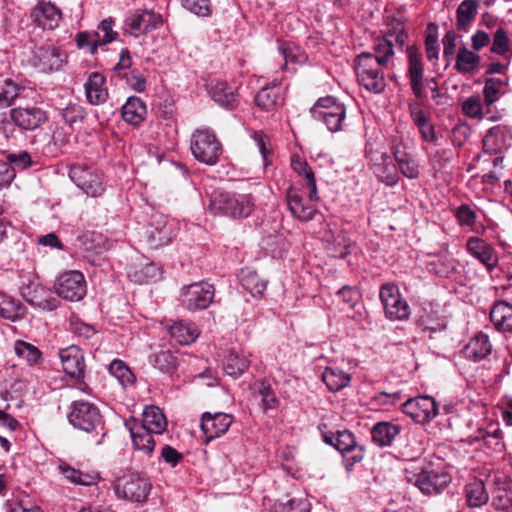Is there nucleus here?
I'll return each instance as SVG.
<instances>
[{
    "label": "nucleus",
    "mask_w": 512,
    "mask_h": 512,
    "mask_svg": "<svg viewBox=\"0 0 512 512\" xmlns=\"http://www.w3.org/2000/svg\"><path fill=\"white\" fill-rule=\"evenodd\" d=\"M481 57L467 47L458 49L455 69L462 74H474L480 65Z\"/></svg>",
    "instance_id": "obj_33"
},
{
    "label": "nucleus",
    "mask_w": 512,
    "mask_h": 512,
    "mask_svg": "<svg viewBox=\"0 0 512 512\" xmlns=\"http://www.w3.org/2000/svg\"><path fill=\"white\" fill-rule=\"evenodd\" d=\"M22 90L23 87L11 79H0V109L10 107Z\"/></svg>",
    "instance_id": "obj_41"
},
{
    "label": "nucleus",
    "mask_w": 512,
    "mask_h": 512,
    "mask_svg": "<svg viewBox=\"0 0 512 512\" xmlns=\"http://www.w3.org/2000/svg\"><path fill=\"white\" fill-rule=\"evenodd\" d=\"M373 50L374 53L364 52L357 56L355 71L363 87L370 92L380 93L386 86L384 69L394 56V50L391 41L387 39H378Z\"/></svg>",
    "instance_id": "obj_1"
},
{
    "label": "nucleus",
    "mask_w": 512,
    "mask_h": 512,
    "mask_svg": "<svg viewBox=\"0 0 512 512\" xmlns=\"http://www.w3.org/2000/svg\"><path fill=\"white\" fill-rule=\"evenodd\" d=\"M153 364L160 371L171 373L177 367V359L169 350H160L154 355Z\"/></svg>",
    "instance_id": "obj_51"
},
{
    "label": "nucleus",
    "mask_w": 512,
    "mask_h": 512,
    "mask_svg": "<svg viewBox=\"0 0 512 512\" xmlns=\"http://www.w3.org/2000/svg\"><path fill=\"white\" fill-rule=\"evenodd\" d=\"M466 250L488 270L494 269L498 264L496 251L489 243L481 238L470 237L466 243Z\"/></svg>",
    "instance_id": "obj_23"
},
{
    "label": "nucleus",
    "mask_w": 512,
    "mask_h": 512,
    "mask_svg": "<svg viewBox=\"0 0 512 512\" xmlns=\"http://www.w3.org/2000/svg\"><path fill=\"white\" fill-rule=\"evenodd\" d=\"M69 176L81 190L91 197H98L105 190L101 176L89 168L75 165L70 169Z\"/></svg>",
    "instance_id": "obj_15"
},
{
    "label": "nucleus",
    "mask_w": 512,
    "mask_h": 512,
    "mask_svg": "<svg viewBox=\"0 0 512 512\" xmlns=\"http://www.w3.org/2000/svg\"><path fill=\"white\" fill-rule=\"evenodd\" d=\"M467 504L469 507L478 508L485 505L489 496L486 491L485 485L481 480H474L466 485L465 488Z\"/></svg>",
    "instance_id": "obj_35"
},
{
    "label": "nucleus",
    "mask_w": 512,
    "mask_h": 512,
    "mask_svg": "<svg viewBox=\"0 0 512 512\" xmlns=\"http://www.w3.org/2000/svg\"><path fill=\"white\" fill-rule=\"evenodd\" d=\"M291 165L293 170L298 173L300 176H303L307 181L308 188H311V199L315 197V187L316 182L314 178V173L308 164L302 161L299 157H292Z\"/></svg>",
    "instance_id": "obj_50"
},
{
    "label": "nucleus",
    "mask_w": 512,
    "mask_h": 512,
    "mask_svg": "<svg viewBox=\"0 0 512 512\" xmlns=\"http://www.w3.org/2000/svg\"><path fill=\"white\" fill-rule=\"evenodd\" d=\"M140 426L152 431L155 434H161L166 430L167 420L157 406H146L142 414V424Z\"/></svg>",
    "instance_id": "obj_29"
},
{
    "label": "nucleus",
    "mask_w": 512,
    "mask_h": 512,
    "mask_svg": "<svg viewBox=\"0 0 512 512\" xmlns=\"http://www.w3.org/2000/svg\"><path fill=\"white\" fill-rule=\"evenodd\" d=\"M451 477L446 472L422 471L415 485L426 494L438 493L449 485Z\"/></svg>",
    "instance_id": "obj_25"
},
{
    "label": "nucleus",
    "mask_w": 512,
    "mask_h": 512,
    "mask_svg": "<svg viewBox=\"0 0 512 512\" xmlns=\"http://www.w3.org/2000/svg\"><path fill=\"white\" fill-rule=\"evenodd\" d=\"M161 459L172 467H175L183 459V455L175 448L165 445L160 454Z\"/></svg>",
    "instance_id": "obj_64"
},
{
    "label": "nucleus",
    "mask_w": 512,
    "mask_h": 512,
    "mask_svg": "<svg viewBox=\"0 0 512 512\" xmlns=\"http://www.w3.org/2000/svg\"><path fill=\"white\" fill-rule=\"evenodd\" d=\"M512 145V131L506 126H495L488 130L483 139V148L489 154H498Z\"/></svg>",
    "instance_id": "obj_21"
},
{
    "label": "nucleus",
    "mask_w": 512,
    "mask_h": 512,
    "mask_svg": "<svg viewBox=\"0 0 512 512\" xmlns=\"http://www.w3.org/2000/svg\"><path fill=\"white\" fill-rule=\"evenodd\" d=\"M456 218L461 226H468L475 233L485 231L483 225L475 227L476 213L468 205H461L456 211Z\"/></svg>",
    "instance_id": "obj_49"
},
{
    "label": "nucleus",
    "mask_w": 512,
    "mask_h": 512,
    "mask_svg": "<svg viewBox=\"0 0 512 512\" xmlns=\"http://www.w3.org/2000/svg\"><path fill=\"white\" fill-rule=\"evenodd\" d=\"M277 512H310V503L305 498H294L281 505Z\"/></svg>",
    "instance_id": "obj_59"
},
{
    "label": "nucleus",
    "mask_w": 512,
    "mask_h": 512,
    "mask_svg": "<svg viewBox=\"0 0 512 512\" xmlns=\"http://www.w3.org/2000/svg\"><path fill=\"white\" fill-rule=\"evenodd\" d=\"M32 22L43 30H54L59 26L62 13L51 2L39 1L31 10Z\"/></svg>",
    "instance_id": "obj_18"
},
{
    "label": "nucleus",
    "mask_w": 512,
    "mask_h": 512,
    "mask_svg": "<svg viewBox=\"0 0 512 512\" xmlns=\"http://www.w3.org/2000/svg\"><path fill=\"white\" fill-rule=\"evenodd\" d=\"M379 297L388 319L395 321L409 318L410 306L402 297L397 285L392 283L382 285Z\"/></svg>",
    "instance_id": "obj_8"
},
{
    "label": "nucleus",
    "mask_w": 512,
    "mask_h": 512,
    "mask_svg": "<svg viewBox=\"0 0 512 512\" xmlns=\"http://www.w3.org/2000/svg\"><path fill=\"white\" fill-rule=\"evenodd\" d=\"M98 30H99V33H98L99 44L110 43L117 36V33L113 31V22L111 19L103 20L101 22V24L99 25Z\"/></svg>",
    "instance_id": "obj_60"
},
{
    "label": "nucleus",
    "mask_w": 512,
    "mask_h": 512,
    "mask_svg": "<svg viewBox=\"0 0 512 512\" xmlns=\"http://www.w3.org/2000/svg\"><path fill=\"white\" fill-rule=\"evenodd\" d=\"M402 409L417 423L430 422L439 413V406L431 396L410 398L402 405Z\"/></svg>",
    "instance_id": "obj_13"
},
{
    "label": "nucleus",
    "mask_w": 512,
    "mask_h": 512,
    "mask_svg": "<svg viewBox=\"0 0 512 512\" xmlns=\"http://www.w3.org/2000/svg\"><path fill=\"white\" fill-rule=\"evenodd\" d=\"M14 351L18 357L26 360L31 366L37 365L42 361L41 351L36 346L23 340L15 341Z\"/></svg>",
    "instance_id": "obj_44"
},
{
    "label": "nucleus",
    "mask_w": 512,
    "mask_h": 512,
    "mask_svg": "<svg viewBox=\"0 0 512 512\" xmlns=\"http://www.w3.org/2000/svg\"><path fill=\"white\" fill-rule=\"evenodd\" d=\"M66 56L55 46H41L35 49L33 65L42 72H52L61 69Z\"/></svg>",
    "instance_id": "obj_19"
},
{
    "label": "nucleus",
    "mask_w": 512,
    "mask_h": 512,
    "mask_svg": "<svg viewBox=\"0 0 512 512\" xmlns=\"http://www.w3.org/2000/svg\"><path fill=\"white\" fill-rule=\"evenodd\" d=\"M146 114V106L138 97H129L126 103L122 106V118L129 124H140L145 119Z\"/></svg>",
    "instance_id": "obj_31"
},
{
    "label": "nucleus",
    "mask_w": 512,
    "mask_h": 512,
    "mask_svg": "<svg viewBox=\"0 0 512 512\" xmlns=\"http://www.w3.org/2000/svg\"><path fill=\"white\" fill-rule=\"evenodd\" d=\"M249 365L250 361L245 356L230 352L226 356L223 369L229 376L238 377L248 369Z\"/></svg>",
    "instance_id": "obj_42"
},
{
    "label": "nucleus",
    "mask_w": 512,
    "mask_h": 512,
    "mask_svg": "<svg viewBox=\"0 0 512 512\" xmlns=\"http://www.w3.org/2000/svg\"><path fill=\"white\" fill-rule=\"evenodd\" d=\"M152 485L149 479L139 474H129L119 478L115 492L119 498L141 503L147 500Z\"/></svg>",
    "instance_id": "obj_7"
},
{
    "label": "nucleus",
    "mask_w": 512,
    "mask_h": 512,
    "mask_svg": "<svg viewBox=\"0 0 512 512\" xmlns=\"http://www.w3.org/2000/svg\"><path fill=\"white\" fill-rule=\"evenodd\" d=\"M109 372L124 387L133 384L135 381L134 374L121 360H113L109 365Z\"/></svg>",
    "instance_id": "obj_47"
},
{
    "label": "nucleus",
    "mask_w": 512,
    "mask_h": 512,
    "mask_svg": "<svg viewBox=\"0 0 512 512\" xmlns=\"http://www.w3.org/2000/svg\"><path fill=\"white\" fill-rule=\"evenodd\" d=\"M462 110L470 118L481 119L483 116L481 97L479 95H472L467 98L463 102Z\"/></svg>",
    "instance_id": "obj_56"
},
{
    "label": "nucleus",
    "mask_w": 512,
    "mask_h": 512,
    "mask_svg": "<svg viewBox=\"0 0 512 512\" xmlns=\"http://www.w3.org/2000/svg\"><path fill=\"white\" fill-rule=\"evenodd\" d=\"M126 426L130 431L134 449L145 455H150L155 448V441L152 436L153 432L140 426V424H137L135 421L126 423Z\"/></svg>",
    "instance_id": "obj_28"
},
{
    "label": "nucleus",
    "mask_w": 512,
    "mask_h": 512,
    "mask_svg": "<svg viewBox=\"0 0 512 512\" xmlns=\"http://www.w3.org/2000/svg\"><path fill=\"white\" fill-rule=\"evenodd\" d=\"M20 285V293L23 299L30 305L42 310H54L58 307V300L52 296L50 289L43 286L37 276L33 274L23 275Z\"/></svg>",
    "instance_id": "obj_4"
},
{
    "label": "nucleus",
    "mask_w": 512,
    "mask_h": 512,
    "mask_svg": "<svg viewBox=\"0 0 512 512\" xmlns=\"http://www.w3.org/2000/svg\"><path fill=\"white\" fill-rule=\"evenodd\" d=\"M254 199L250 194H237L214 191L208 205L214 215H225L231 218L248 217L254 210Z\"/></svg>",
    "instance_id": "obj_2"
},
{
    "label": "nucleus",
    "mask_w": 512,
    "mask_h": 512,
    "mask_svg": "<svg viewBox=\"0 0 512 512\" xmlns=\"http://www.w3.org/2000/svg\"><path fill=\"white\" fill-rule=\"evenodd\" d=\"M408 77L410 80L411 89L417 98H422L424 95L423 87V73L424 64L422 61L420 51L414 46L408 47Z\"/></svg>",
    "instance_id": "obj_20"
},
{
    "label": "nucleus",
    "mask_w": 512,
    "mask_h": 512,
    "mask_svg": "<svg viewBox=\"0 0 512 512\" xmlns=\"http://www.w3.org/2000/svg\"><path fill=\"white\" fill-rule=\"evenodd\" d=\"M324 440L343 454L348 465L352 466L364 458L363 448L356 444L354 435L347 430L339 431L335 436H325Z\"/></svg>",
    "instance_id": "obj_14"
},
{
    "label": "nucleus",
    "mask_w": 512,
    "mask_h": 512,
    "mask_svg": "<svg viewBox=\"0 0 512 512\" xmlns=\"http://www.w3.org/2000/svg\"><path fill=\"white\" fill-rule=\"evenodd\" d=\"M190 149L196 160L210 166L215 165L222 154L221 143L215 134L207 129L196 130L193 133Z\"/></svg>",
    "instance_id": "obj_3"
},
{
    "label": "nucleus",
    "mask_w": 512,
    "mask_h": 512,
    "mask_svg": "<svg viewBox=\"0 0 512 512\" xmlns=\"http://www.w3.org/2000/svg\"><path fill=\"white\" fill-rule=\"evenodd\" d=\"M490 319L497 330L512 332V305L506 302L495 304L490 312Z\"/></svg>",
    "instance_id": "obj_30"
},
{
    "label": "nucleus",
    "mask_w": 512,
    "mask_h": 512,
    "mask_svg": "<svg viewBox=\"0 0 512 512\" xmlns=\"http://www.w3.org/2000/svg\"><path fill=\"white\" fill-rule=\"evenodd\" d=\"M212 99L220 106L232 109L237 102L235 88L229 86L226 82L217 81L210 87Z\"/></svg>",
    "instance_id": "obj_34"
},
{
    "label": "nucleus",
    "mask_w": 512,
    "mask_h": 512,
    "mask_svg": "<svg viewBox=\"0 0 512 512\" xmlns=\"http://www.w3.org/2000/svg\"><path fill=\"white\" fill-rule=\"evenodd\" d=\"M173 237L172 229L161 215H155L153 223L146 231L147 242L152 248L167 245Z\"/></svg>",
    "instance_id": "obj_26"
},
{
    "label": "nucleus",
    "mask_w": 512,
    "mask_h": 512,
    "mask_svg": "<svg viewBox=\"0 0 512 512\" xmlns=\"http://www.w3.org/2000/svg\"><path fill=\"white\" fill-rule=\"evenodd\" d=\"M478 12V3L475 0H464L456 11V23L460 30H467Z\"/></svg>",
    "instance_id": "obj_38"
},
{
    "label": "nucleus",
    "mask_w": 512,
    "mask_h": 512,
    "mask_svg": "<svg viewBox=\"0 0 512 512\" xmlns=\"http://www.w3.org/2000/svg\"><path fill=\"white\" fill-rule=\"evenodd\" d=\"M338 296L342 298V301L346 303L350 308H354L360 299L359 291L352 286L345 285L337 292Z\"/></svg>",
    "instance_id": "obj_62"
},
{
    "label": "nucleus",
    "mask_w": 512,
    "mask_h": 512,
    "mask_svg": "<svg viewBox=\"0 0 512 512\" xmlns=\"http://www.w3.org/2000/svg\"><path fill=\"white\" fill-rule=\"evenodd\" d=\"M58 469L63 475V477L73 484L90 486L96 484L98 479L96 475L90 473H83L67 465L66 463L60 464Z\"/></svg>",
    "instance_id": "obj_40"
},
{
    "label": "nucleus",
    "mask_w": 512,
    "mask_h": 512,
    "mask_svg": "<svg viewBox=\"0 0 512 512\" xmlns=\"http://www.w3.org/2000/svg\"><path fill=\"white\" fill-rule=\"evenodd\" d=\"M491 51L500 56H506L510 52L509 37L503 28L496 30Z\"/></svg>",
    "instance_id": "obj_53"
},
{
    "label": "nucleus",
    "mask_w": 512,
    "mask_h": 512,
    "mask_svg": "<svg viewBox=\"0 0 512 512\" xmlns=\"http://www.w3.org/2000/svg\"><path fill=\"white\" fill-rule=\"evenodd\" d=\"M84 115V108L78 104H70L62 112L64 121L71 127L81 122L84 118Z\"/></svg>",
    "instance_id": "obj_58"
},
{
    "label": "nucleus",
    "mask_w": 512,
    "mask_h": 512,
    "mask_svg": "<svg viewBox=\"0 0 512 512\" xmlns=\"http://www.w3.org/2000/svg\"><path fill=\"white\" fill-rule=\"evenodd\" d=\"M162 17L151 10H138L127 16L125 29L133 36L138 37L162 24Z\"/></svg>",
    "instance_id": "obj_17"
},
{
    "label": "nucleus",
    "mask_w": 512,
    "mask_h": 512,
    "mask_svg": "<svg viewBox=\"0 0 512 512\" xmlns=\"http://www.w3.org/2000/svg\"><path fill=\"white\" fill-rule=\"evenodd\" d=\"M68 419L74 427L85 432L96 430L102 423L99 409L87 401H75Z\"/></svg>",
    "instance_id": "obj_11"
},
{
    "label": "nucleus",
    "mask_w": 512,
    "mask_h": 512,
    "mask_svg": "<svg viewBox=\"0 0 512 512\" xmlns=\"http://www.w3.org/2000/svg\"><path fill=\"white\" fill-rule=\"evenodd\" d=\"M317 194V188L315 187V197L311 199V188H308V192L304 195L301 191L296 188H290L287 192V205L292 215L301 220L309 221L313 219L317 212L316 202L319 201Z\"/></svg>",
    "instance_id": "obj_12"
},
{
    "label": "nucleus",
    "mask_w": 512,
    "mask_h": 512,
    "mask_svg": "<svg viewBox=\"0 0 512 512\" xmlns=\"http://www.w3.org/2000/svg\"><path fill=\"white\" fill-rule=\"evenodd\" d=\"M233 423V416L223 412H205L201 417V430L205 437V442L221 437L230 428Z\"/></svg>",
    "instance_id": "obj_16"
},
{
    "label": "nucleus",
    "mask_w": 512,
    "mask_h": 512,
    "mask_svg": "<svg viewBox=\"0 0 512 512\" xmlns=\"http://www.w3.org/2000/svg\"><path fill=\"white\" fill-rule=\"evenodd\" d=\"M11 121L22 131H34L48 119L47 112L36 104H18L9 112Z\"/></svg>",
    "instance_id": "obj_9"
},
{
    "label": "nucleus",
    "mask_w": 512,
    "mask_h": 512,
    "mask_svg": "<svg viewBox=\"0 0 512 512\" xmlns=\"http://www.w3.org/2000/svg\"><path fill=\"white\" fill-rule=\"evenodd\" d=\"M85 96L91 105H100L107 101L109 93L104 75L92 72L84 83Z\"/></svg>",
    "instance_id": "obj_24"
},
{
    "label": "nucleus",
    "mask_w": 512,
    "mask_h": 512,
    "mask_svg": "<svg viewBox=\"0 0 512 512\" xmlns=\"http://www.w3.org/2000/svg\"><path fill=\"white\" fill-rule=\"evenodd\" d=\"M123 78L126 79V83L135 91L142 92L145 90L146 79L137 70H131L129 73H123Z\"/></svg>",
    "instance_id": "obj_61"
},
{
    "label": "nucleus",
    "mask_w": 512,
    "mask_h": 512,
    "mask_svg": "<svg viewBox=\"0 0 512 512\" xmlns=\"http://www.w3.org/2000/svg\"><path fill=\"white\" fill-rule=\"evenodd\" d=\"M279 52L284 60V65L303 63L306 60L304 52L295 44L284 43L279 46Z\"/></svg>",
    "instance_id": "obj_48"
},
{
    "label": "nucleus",
    "mask_w": 512,
    "mask_h": 512,
    "mask_svg": "<svg viewBox=\"0 0 512 512\" xmlns=\"http://www.w3.org/2000/svg\"><path fill=\"white\" fill-rule=\"evenodd\" d=\"M311 114L314 119L324 122L331 132H337L342 128L346 110L342 103L328 96L320 98L314 104L311 108Z\"/></svg>",
    "instance_id": "obj_5"
},
{
    "label": "nucleus",
    "mask_w": 512,
    "mask_h": 512,
    "mask_svg": "<svg viewBox=\"0 0 512 512\" xmlns=\"http://www.w3.org/2000/svg\"><path fill=\"white\" fill-rule=\"evenodd\" d=\"M396 162L401 173L405 177L414 179L419 176V165L411 154H408L406 157L399 158Z\"/></svg>",
    "instance_id": "obj_55"
},
{
    "label": "nucleus",
    "mask_w": 512,
    "mask_h": 512,
    "mask_svg": "<svg viewBox=\"0 0 512 512\" xmlns=\"http://www.w3.org/2000/svg\"><path fill=\"white\" fill-rule=\"evenodd\" d=\"M182 5L195 15L207 17L211 14L210 0H181Z\"/></svg>",
    "instance_id": "obj_57"
},
{
    "label": "nucleus",
    "mask_w": 512,
    "mask_h": 512,
    "mask_svg": "<svg viewBox=\"0 0 512 512\" xmlns=\"http://www.w3.org/2000/svg\"><path fill=\"white\" fill-rule=\"evenodd\" d=\"M504 84V81L499 78H488L485 81L483 95L487 106L492 105L498 99V94Z\"/></svg>",
    "instance_id": "obj_52"
},
{
    "label": "nucleus",
    "mask_w": 512,
    "mask_h": 512,
    "mask_svg": "<svg viewBox=\"0 0 512 512\" xmlns=\"http://www.w3.org/2000/svg\"><path fill=\"white\" fill-rule=\"evenodd\" d=\"M492 345L484 333H478L468 344V353L476 360L485 358L491 353Z\"/></svg>",
    "instance_id": "obj_45"
},
{
    "label": "nucleus",
    "mask_w": 512,
    "mask_h": 512,
    "mask_svg": "<svg viewBox=\"0 0 512 512\" xmlns=\"http://www.w3.org/2000/svg\"><path fill=\"white\" fill-rule=\"evenodd\" d=\"M398 433V426L388 422L377 423L371 431L373 442L381 447L389 446Z\"/></svg>",
    "instance_id": "obj_36"
},
{
    "label": "nucleus",
    "mask_w": 512,
    "mask_h": 512,
    "mask_svg": "<svg viewBox=\"0 0 512 512\" xmlns=\"http://www.w3.org/2000/svg\"><path fill=\"white\" fill-rule=\"evenodd\" d=\"M253 139L257 145V147L259 148V151L263 157V160L265 162V165L268 164V157L269 155L271 154V149H270V140L268 138L267 135H265L263 132L261 131H258V132H255L254 135H253Z\"/></svg>",
    "instance_id": "obj_63"
},
{
    "label": "nucleus",
    "mask_w": 512,
    "mask_h": 512,
    "mask_svg": "<svg viewBox=\"0 0 512 512\" xmlns=\"http://www.w3.org/2000/svg\"><path fill=\"white\" fill-rule=\"evenodd\" d=\"M375 174L381 182L388 186L395 185L399 180L398 174L391 164L382 163L376 166Z\"/></svg>",
    "instance_id": "obj_54"
},
{
    "label": "nucleus",
    "mask_w": 512,
    "mask_h": 512,
    "mask_svg": "<svg viewBox=\"0 0 512 512\" xmlns=\"http://www.w3.org/2000/svg\"><path fill=\"white\" fill-rule=\"evenodd\" d=\"M322 380L331 392H338L350 385L351 375L338 367H327L322 373Z\"/></svg>",
    "instance_id": "obj_32"
},
{
    "label": "nucleus",
    "mask_w": 512,
    "mask_h": 512,
    "mask_svg": "<svg viewBox=\"0 0 512 512\" xmlns=\"http://www.w3.org/2000/svg\"><path fill=\"white\" fill-rule=\"evenodd\" d=\"M411 118L414 124L418 127L422 138L427 142L436 140V135L433 125H431L425 117L422 109L418 104H411L409 107Z\"/></svg>",
    "instance_id": "obj_37"
},
{
    "label": "nucleus",
    "mask_w": 512,
    "mask_h": 512,
    "mask_svg": "<svg viewBox=\"0 0 512 512\" xmlns=\"http://www.w3.org/2000/svg\"><path fill=\"white\" fill-rule=\"evenodd\" d=\"M241 284L253 297L261 296L266 289V282L251 270L242 271Z\"/></svg>",
    "instance_id": "obj_43"
},
{
    "label": "nucleus",
    "mask_w": 512,
    "mask_h": 512,
    "mask_svg": "<svg viewBox=\"0 0 512 512\" xmlns=\"http://www.w3.org/2000/svg\"><path fill=\"white\" fill-rule=\"evenodd\" d=\"M280 88L273 84L262 88L255 97V103L263 110H271L281 102Z\"/></svg>",
    "instance_id": "obj_39"
},
{
    "label": "nucleus",
    "mask_w": 512,
    "mask_h": 512,
    "mask_svg": "<svg viewBox=\"0 0 512 512\" xmlns=\"http://www.w3.org/2000/svg\"><path fill=\"white\" fill-rule=\"evenodd\" d=\"M0 315L5 319L16 321L23 317L24 308L15 299L0 294Z\"/></svg>",
    "instance_id": "obj_46"
},
{
    "label": "nucleus",
    "mask_w": 512,
    "mask_h": 512,
    "mask_svg": "<svg viewBox=\"0 0 512 512\" xmlns=\"http://www.w3.org/2000/svg\"><path fill=\"white\" fill-rule=\"evenodd\" d=\"M59 357L63 370L72 378L81 379L84 377L85 361L84 354L78 346L72 345L61 349Z\"/></svg>",
    "instance_id": "obj_22"
},
{
    "label": "nucleus",
    "mask_w": 512,
    "mask_h": 512,
    "mask_svg": "<svg viewBox=\"0 0 512 512\" xmlns=\"http://www.w3.org/2000/svg\"><path fill=\"white\" fill-rule=\"evenodd\" d=\"M55 293L66 301L77 302L84 298L87 285L79 271H67L58 276L54 283Z\"/></svg>",
    "instance_id": "obj_10"
},
{
    "label": "nucleus",
    "mask_w": 512,
    "mask_h": 512,
    "mask_svg": "<svg viewBox=\"0 0 512 512\" xmlns=\"http://www.w3.org/2000/svg\"><path fill=\"white\" fill-rule=\"evenodd\" d=\"M170 337L179 345H190L200 335L198 327L190 321L180 320L174 322L168 328Z\"/></svg>",
    "instance_id": "obj_27"
},
{
    "label": "nucleus",
    "mask_w": 512,
    "mask_h": 512,
    "mask_svg": "<svg viewBox=\"0 0 512 512\" xmlns=\"http://www.w3.org/2000/svg\"><path fill=\"white\" fill-rule=\"evenodd\" d=\"M214 293L213 285L201 281L182 287L179 300L185 309L194 312L208 308Z\"/></svg>",
    "instance_id": "obj_6"
}]
</instances>
